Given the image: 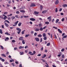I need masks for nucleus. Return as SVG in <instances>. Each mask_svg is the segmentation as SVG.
<instances>
[{
    "label": "nucleus",
    "mask_w": 67,
    "mask_h": 67,
    "mask_svg": "<svg viewBox=\"0 0 67 67\" xmlns=\"http://www.w3.org/2000/svg\"><path fill=\"white\" fill-rule=\"evenodd\" d=\"M5 25L7 27H8L9 25L8 24H7L6 23H5Z\"/></svg>",
    "instance_id": "7"
},
{
    "label": "nucleus",
    "mask_w": 67,
    "mask_h": 67,
    "mask_svg": "<svg viewBox=\"0 0 67 67\" xmlns=\"http://www.w3.org/2000/svg\"><path fill=\"white\" fill-rule=\"evenodd\" d=\"M8 12H5L4 13V14H8Z\"/></svg>",
    "instance_id": "38"
},
{
    "label": "nucleus",
    "mask_w": 67,
    "mask_h": 67,
    "mask_svg": "<svg viewBox=\"0 0 67 67\" xmlns=\"http://www.w3.org/2000/svg\"><path fill=\"white\" fill-rule=\"evenodd\" d=\"M38 56H41V54H39L38 55H37Z\"/></svg>",
    "instance_id": "61"
},
{
    "label": "nucleus",
    "mask_w": 67,
    "mask_h": 67,
    "mask_svg": "<svg viewBox=\"0 0 67 67\" xmlns=\"http://www.w3.org/2000/svg\"><path fill=\"white\" fill-rule=\"evenodd\" d=\"M16 49H18V48H17L16 47H15V48H14V51H16Z\"/></svg>",
    "instance_id": "36"
},
{
    "label": "nucleus",
    "mask_w": 67,
    "mask_h": 67,
    "mask_svg": "<svg viewBox=\"0 0 67 67\" xmlns=\"http://www.w3.org/2000/svg\"><path fill=\"white\" fill-rule=\"evenodd\" d=\"M29 36V34L28 35H25V37H28V36Z\"/></svg>",
    "instance_id": "30"
},
{
    "label": "nucleus",
    "mask_w": 67,
    "mask_h": 67,
    "mask_svg": "<svg viewBox=\"0 0 67 67\" xmlns=\"http://www.w3.org/2000/svg\"><path fill=\"white\" fill-rule=\"evenodd\" d=\"M62 8H60L59 9V11L60 12V11H62Z\"/></svg>",
    "instance_id": "57"
},
{
    "label": "nucleus",
    "mask_w": 67,
    "mask_h": 67,
    "mask_svg": "<svg viewBox=\"0 0 67 67\" xmlns=\"http://www.w3.org/2000/svg\"><path fill=\"white\" fill-rule=\"evenodd\" d=\"M8 3H9V4H10V3H11V0H9L8 1Z\"/></svg>",
    "instance_id": "40"
},
{
    "label": "nucleus",
    "mask_w": 67,
    "mask_h": 67,
    "mask_svg": "<svg viewBox=\"0 0 67 67\" xmlns=\"http://www.w3.org/2000/svg\"><path fill=\"white\" fill-rule=\"evenodd\" d=\"M53 28H54V29H57V27H56L55 26L53 27Z\"/></svg>",
    "instance_id": "43"
},
{
    "label": "nucleus",
    "mask_w": 67,
    "mask_h": 67,
    "mask_svg": "<svg viewBox=\"0 0 67 67\" xmlns=\"http://www.w3.org/2000/svg\"><path fill=\"white\" fill-rule=\"evenodd\" d=\"M59 21V19H57L56 21V23H58V22Z\"/></svg>",
    "instance_id": "27"
},
{
    "label": "nucleus",
    "mask_w": 67,
    "mask_h": 67,
    "mask_svg": "<svg viewBox=\"0 0 67 67\" xmlns=\"http://www.w3.org/2000/svg\"><path fill=\"white\" fill-rule=\"evenodd\" d=\"M7 7H10V4H7Z\"/></svg>",
    "instance_id": "47"
},
{
    "label": "nucleus",
    "mask_w": 67,
    "mask_h": 67,
    "mask_svg": "<svg viewBox=\"0 0 67 67\" xmlns=\"http://www.w3.org/2000/svg\"><path fill=\"white\" fill-rule=\"evenodd\" d=\"M43 41V40H42V38H41L40 41V42H42V41Z\"/></svg>",
    "instance_id": "41"
},
{
    "label": "nucleus",
    "mask_w": 67,
    "mask_h": 67,
    "mask_svg": "<svg viewBox=\"0 0 67 67\" xmlns=\"http://www.w3.org/2000/svg\"><path fill=\"white\" fill-rule=\"evenodd\" d=\"M64 49L63 48L61 50V52H64Z\"/></svg>",
    "instance_id": "49"
},
{
    "label": "nucleus",
    "mask_w": 67,
    "mask_h": 67,
    "mask_svg": "<svg viewBox=\"0 0 67 67\" xmlns=\"http://www.w3.org/2000/svg\"><path fill=\"white\" fill-rule=\"evenodd\" d=\"M46 12H47V11L46 10H44L42 12V13H46Z\"/></svg>",
    "instance_id": "16"
},
{
    "label": "nucleus",
    "mask_w": 67,
    "mask_h": 67,
    "mask_svg": "<svg viewBox=\"0 0 67 67\" xmlns=\"http://www.w3.org/2000/svg\"><path fill=\"white\" fill-rule=\"evenodd\" d=\"M23 54H24V53L23 52H22L20 54V55H23Z\"/></svg>",
    "instance_id": "52"
},
{
    "label": "nucleus",
    "mask_w": 67,
    "mask_h": 67,
    "mask_svg": "<svg viewBox=\"0 0 67 67\" xmlns=\"http://www.w3.org/2000/svg\"><path fill=\"white\" fill-rule=\"evenodd\" d=\"M50 45V43H48L47 45V46H48Z\"/></svg>",
    "instance_id": "39"
},
{
    "label": "nucleus",
    "mask_w": 67,
    "mask_h": 67,
    "mask_svg": "<svg viewBox=\"0 0 67 67\" xmlns=\"http://www.w3.org/2000/svg\"><path fill=\"white\" fill-rule=\"evenodd\" d=\"M20 12H22V13H24V12H25V10H20Z\"/></svg>",
    "instance_id": "9"
},
{
    "label": "nucleus",
    "mask_w": 67,
    "mask_h": 67,
    "mask_svg": "<svg viewBox=\"0 0 67 67\" xmlns=\"http://www.w3.org/2000/svg\"><path fill=\"white\" fill-rule=\"evenodd\" d=\"M41 59V60H42V61H43V62H45V61L44 60V59Z\"/></svg>",
    "instance_id": "46"
},
{
    "label": "nucleus",
    "mask_w": 67,
    "mask_h": 67,
    "mask_svg": "<svg viewBox=\"0 0 67 67\" xmlns=\"http://www.w3.org/2000/svg\"><path fill=\"white\" fill-rule=\"evenodd\" d=\"M44 37L43 39L44 40H47V37Z\"/></svg>",
    "instance_id": "28"
},
{
    "label": "nucleus",
    "mask_w": 67,
    "mask_h": 67,
    "mask_svg": "<svg viewBox=\"0 0 67 67\" xmlns=\"http://www.w3.org/2000/svg\"><path fill=\"white\" fill-rule=\"evenodd\" d=\"M66 37H67V36H65L63 37V38H66Z\"/></svg>",
    "instance_id": "54"
},
{
    "label": "nucleus",
    "mask_w": 67,
    "mask_h": 67,
    "mask_svg": "<svg viewBox=\"0 0 67 67\" xmlns=\"http://www.w3.org/2000/svg\"><path fill=\"white\" fill-rule=\"evenodd\" d=\"M25 30H24L23 31H22L21 32L22 34H24V32H25Z\"/></svg>",
    "instance_id": "22"
},
{
    "label": "nucleus",
    "mask_w": 67,
    "mask_h": 67,
    "mask_svg": "<svg viewBox=\"0 0 67 67\" xmlns=\"http://www.w3.org/2000/svg\"><path fill=\"white\" fill-rule=\"evenodd\" d=\"M21 24H22V23H20L18 24V25L19 26H20L21 25Z\"/></svg>",
    "instance_id": "15"
},
{
    "label": "nucleus",
    "mask_w": 67,
    "mask_h": 67,
    "mask_svg": "<svg viewBox=\"0 0 67 67\" xmlns=\"http://www.w3.org/2000/svg\"><path fill=\"white\" fill-rule=\"evenodd\" d=\"M34 35L35 36H36V35H37V33H36V32L34 34Z\"/></svg>",
    "instance_id": "33"
},
{
    "label": "nucleus",
    "mask_w": 67,
    "mask_h": 67,
    "mask_svg": "<svg viewBox=\"0 0 67 67\" xmlns=\"http://www.w3.org/2000/svg\"><path fill=\"white\" fill-rule=\"evenodd\" d=\"M16 13V14H19V13H20L19 11H17Z\"/></svg>",
    "instance_id": "34"
},
{
    "label": "nucleus",
    "mask_w": 67,
    "mask_h": 67,
    "mask_svg": "<svg viewBox=\"0 0 67 67\" xmlns=\"http://www.w3.org/2000/svg\"><path fill=\"white\" fill-rule=\"evenodd\" d=\"M0 18L3 19V17L2 16L0 15Z\"/></svg>",
    "instance_id": "32"
},
{
    "label": "nucleus",
    "mask_w": 67,
    "mask_h": 67,
    "mask_svg": "<svg viewBox=\"0 0 67 67\" xmlns=\"http://www.w3.org/2000/svg\"><path fill=\"white\" fill-rule=\"evenodd\" d=\"M18 22H19V21H17L14 24L16 25V24H18Z\"/></svg>",
    "instance_id": "21"
},
{
    "label": "nucleus",
    "mask_w": 67,
    "mask_h": 67,
    "mask_svg": "<svg viewBox=\"0 0 67 67\" xmlns=\"http://www.w3.org/2000/svg\"><path fill=\"white\" fill-rule=\"evenodd\" d=\"M0 67H3V66H2V64H0Z\"/></svg>",
    "instance_id": "63"
},
{
    "label": "nucleus",
    "mask_w": 67,
    "mask_h": 67,
    "mask_svg": "<svg viewBox=\"0 0 67 67\" xmlns=\"http://www.w3.org/2000/svg\"><path fill=\"white\" fill-rule=\"evenodd\" d=\"M58 3H59L58 0H57L55 2V4H58Z\"/></svg>",
    "instance_id": "6"
},
{
    "label": "nucleus",
    "mask_w": 67,
    "mask_h": 67,
    "mask_svg": "<svg viewBox=\"0 0 67 67\" xmlns=\"http://www.w3.org/2000/svg\"><path fill=\"white\" fill-rule=\"evenodd\" d=\"M39 27H42V26H43V25H42V24L41 23H40L39 24Z\"/></svg>",
    "instance_id": "12"
},
{
    "label": "nucleus",
    "mask_w": 67,
    "mask_h": 67,
    "mask_svg": "<svg viewBox=\"0 0 67 67\" xmlns=\"http://www.w3.org/2000/svg\"><path fill=\"white\" fill-rule=\"evenodd\" d=\"M5 34H6L7 35H10V34H9L8 32H6V33H5Z\"/></svg>",
    "instance_id": "11"
},
{
    "label": "nucleus",
    "mask_w": 67,
    "mask_h": 67,
    "mask_svg": "<svg viewBox=\"0 0 67 67\" xmlns=\"http://www.w3.org/2000/svg\"><path fill=\"white\" fill-rule=\"evenodd\" d=\"M2 29H0V33L1 34H2Z\"/></svg>",
    "instance_id": "25"
},
{
    "label": "nucleus",
    "mask_w": 67,
    "mask_h": 67,
    "mask_svg": "<svg viewBox=\"0 0 67 67\" xmlns=\"http://www.w3.org/2000/svg\"><path fill=\"white\" fill-rule=\"evenodd\" d=\"M40 9H41V10H42V9H43V7L41 5L40 6Z\"/></svg>",
    "instance_id": "29"
},
{
    "label": "nucleus",
    "mask_w": 67,
    "mask_h": 67,
    "mask_svg": "<svg viewBox=\"0 0 67 67\" xmlns=\"http://www.w3.org/2000/svg\"><path fill=\"white\" fill-rule=\"evenodd\" d=\"M45 24H46L47 25L49 24V22L48 21H47L45 23Z\"/></svg>",
    "instance_id": "17"
},
{
    "label": "nucleus",
    "mask_w": 67,
    "mask_h": 67,
    "mask_svg": "<svg viewBox=\"0 0 67 67\" xmlns=\"http://www.w3.org/2000/svg\"><path fill=\"white\" fill-rule=\"evenodd\" d=\"M30 20H31V21H35V19H34V18H30Z\"/></svg>",
    "instance_id": "5"
},
{
    "label": "nucleus",
    "mask_w": 67,
    "mask_h": 67,
    "mask_svg": "<svg viewBox=\"0 0 67 67\" xmlns=\"http://www.w3.org/2000/svg\"><path fill=\"white\" fill-rule=\"evenodd\" d=\"M3 16H4V18H3L4 20H6L7 19V18H8V17L5 15L3 14Z\"/></svg>",
    "instance_id": "2"
},
{
    "label": "nucleus",
    "mask_w": 67,
    "mask_h": 67,
    "mask_svg": "<svg viewBox=\"0 0 67 67\" xmlns=\"http://www.w3.org/2000/svg\"><path fill=\"white\" fill-rule=\"evenodd\" d=\"M19 40L20 41H23V37H21L19 38Z\"/></svg>",
    "instance_id": "4"
},
{
    "label": "nucleus",
    "mask_w": 67,
    "mask_h": 67,
    "mask_svg": "<svg viewBox=\"0 0 67 67\" xmlns=\"http://www.w3.org/2000/svg\"><path fill=\"white\" fill-rule=\"evenodd\" d=\"M19 67H22V66L21 64H20L19 65Z\"/></svg>",
    "instance_id": "64"
},
{
    "label": "nucleus",
    "mask_w": 67,
    "mask_h": 67,
    "mask_svg": "<svg viewBox=\"0 0 67 67\" xmlns=\"http://www.w3.org/2000/svg\"><path fill=\"white\" fill-rule=\"evenodd\" d=\"M16 30L19 31H21V29L19 28H17Z\"/></svg>",
    "instance_id": "10"
},
{
    "label": "nucleus",
    "mask_w": 67,
    "mask_h": 67,
    "mask_svg": "<svg viewBox=\"0 0 67 67\" xmlns=\"http://www.w3.org/2000/svg\"><path fill=\"white\" fill-rule=\"evenodd\" d=\"M36 5L35 4H34V3H32L31 4V5L30 6V7H35V6H36Z\"/></svg>",
    "instance_id": "3"
},
{
    "label": "nucleus",
    "mask_w": 67,
    "mask_h": 67,
    "mask_svg": "<svg viewBox=\"0 0 67 67\" xmlns=\"http://www.w3.org/2000/svg\"><path fill=\"white\" fill-rule=\"evenodd\" d=\"M52 18V16H50L47 19L48 20H49V19H52V18Z\"/></svg>",
    "instance_id": "24"
},
{
    "label": "nucleus",
    "mask_w": 67,
    "mask_h": 67,
    "mask_svg": "<svg viewBox=\"0 0 67 67\" xmlns=\"http://www.w3.org/2000/svg\"><path fill=\"white\" fill-rule=\"evenodd\" d=\"M0 47H1L2 49H3V46H0Z\"/></svg>",
    "instance_id": "53"
},
{
    "label": "nucleus",
    "mask_w": 67,
    "mask_h": 67,
    "mask_svg": "<svg viewBox=\"0 0 67 67\" xmlns=\"http://www.w3.org/2000/svg\"><path fill=\"white\" fill-rule=\"evenodd\" d=\"M33 33H34V31H31V34H33Z\"/></svg>",
    "instance_id": "62"
},
{
    "label": "nucleus",
    "mask_w": 67,
    "mask_h": 67,
    "mask_svg": "<svg viewBox=\"0 0 67 67\" xmlns=\"http://www.w3.org/2000/svg\"><path fill=\"white\" fill-rule=\"evenodd\" d=\"M46 27H47V26H45L43 28V30H44V29H46Z\"/></svg>",
    "instance_id": "45"
},
{
    "label": "nucleus",
    "mask_w": 67,
    "mask_h": 67,
    "mask_svg": "<svg viewBox=\"0 0 67 67\" xmlns=\"http://www.w3.org/2000/svg\"><path fill=\"white\" fill-rule=\"evenodd\" d=\"M54 36L55 38V39L57 38V37L56 36V35H54Z\"/></svg>",
    "instance_id": "50"
},
{
    "label": "nucleus",
    "mask_w": 67,
    "mask_h": 67,
    "mask_svg": "<svg viewBox=\"0 0 67 67\" xmlns=\"http://www.w3.org/2000/svg\"><path fill=\"white\" fill-rule=\"evenodd\" d=\"M58 31H59V33H62V31L60 30L59 29H58Z\"/></svg>",
    "instance_id": "8"
},
{
    "label": "nucleus",
    "mask_w": 67,
    "mask_h": 67,
    "mask_svg": "<svg viewBox=\"0 0 67 67\" xmlns=\"http://www.w3.org/2000/svg\"><path fill=\"white\" fill-rule=\"evenodd\" d=\"M62 57L63 58H64V57H65V55H62Z\"/></svg>",
    "instance_id": "48"
},
{
    "label": "nucleus",
    "mask_w": 67,
    "mask_h": 67,
    "mask_svg": "<svg viewBox=\"0 0 67 67\" xmlns=\"http://www.w3.org/2000/svg\"><path fill=\"white\" fill-rule=\"evenodd\" d=\"M22 43L23 44H25V42L24 41V40H23L22 41Z\"/></svg>",
    "instance_id": "23"
},
{
    "label": "nucleus",
    "mask_w": 67,
    "mask_h": 67,
    "mask_svg": "<svg viewBox=\"0 0 67 67\" xmlns=\"http://www.w3.org/2000/svg\"><path fill=\"white\" fill-rule=\"evenodd\" d=\"M35 31L36 32H37V31H39V29L38 28H36V29L35 30Z\"/></svg>",
    "instance_id": "20"
},
{
    "label": "nucleus",
    "mask_w": 67,
    "mask_h": 67,
    "mask_svg": "<svg viewBox=\"0 0 67 67\" xmlns=\"http://www.w3.org/2000/svg\"><path fill=\"white\" fill-rule=\"evenodd\" d=\"M55 11L56 12H57L58 11V9H57V8H56L55 9Z\"/></svg>",
    "instance_id": "37"
},
{
    "label": "nucleus",
    "mask_w": 67,
    "mask_h": 67,
    "mask_svg": "<svg viewBox=\"0 0 67 67\" xmlns=\"http://www.w3.org/2000/svg\"><path fill=\"white\" fill-rule=\"evenodd\" d=\"M15 17H16V18H18V19H19V17L17 15H15Z\"/></svg>",
    "instance_id": "44"
},
{
    "label": "nucleus",
    "mask_w": 67,
    "mask_h": 67,
    "mask_svg": "<svg viewBox=\"0 0 67 67\" xmlns=\"http://www.w3.org/2000/svg\"><path fill=\"white\" fill-rule=\"evenodd\" d=\"M55 20L54 19H53L52 20V22H54V21Z\"/></svg>",
    "instance_id": "55"
},
{
    "label": "nucleus",
    "mask_w": 67,
    "mask_h": 67,
    "mask_svg": "<svg viewBox=\"0 0 67 67\" xmlns=\"http://www.w3.org/2000/svg\"><path fill=\"white\" fill-rule=\"evenodd\" d=\"M38 37H42V35L41 34H39L38 35Z\"/></svg>",
    "instance_id": "35"
},
{
    "label": "nucleus",
    "mask_w": 67,
    "mask_h": 67,
    "mask_svg": "<svg viewBox=\"0 0 67 67\" xmlns=\"http://www.w3.org/2000/svg\"><path fill=\"white\" fill-rule=\"evenodd\" d=\"M15 18V17L14 16H12L11 17V19H12V20H14Z\"/></svg>",
    "instance_id": "13"
},
{
    "label": "nucleus",
    "mask_w": 67,
    "mask_h": 67,
    "mask_svg": "<svg viewBox=\"0 0 67 67\" xmlns=\"http://www.w3.org/2000/svg\"><path fill=\"white\" fill-rule=\"evenodd\" d=\"M51 21H52V18L49 19V22H51Z\"/></svg>",
    "instance_id": "56"
},
{
    "label": "nucleus",
    "mask_w": 67,
    "mask_h": 67,
    "mask_svg": "<svg viewBox=\"0 0 67 67\" xmlns=\"http://www.w3.org/2000/svg\"><path fill=\"white\" fill-rule=\"evenodd\" d=\"M35 39L36 42H39L40 41V39L36 37L35 38Z\"/></svg>",
    "instance_id": "1"
},
{
    "label": "nucleus",
    "mask_w": 67,
    "mask_h": 67,
    "mask_svg": "<svg viewBox=\"0 0 67 67\" xmlns=\"http://www.w3.org/2000/svg\"><path fill=\"white\" fill-rule=\"evenodd\" d=\"M12 42H15V41L14 40H13Z\"/></svg>",
    "instance_id": "58"
},
{
    "label": "nucleus",
    "mask_w": 67,
    "mask_h": 67,
    "mask_svg": "<svg viewBox=\"0 0 67 67\" xmlns=\"http://www.w3.org/2000/svg\"><path fill=\"white\" fill-rule=\"evenodd\" d=\"M1 55L2 56H3V57H6V56L4 54H1Z\"/></svg>",
    "instance_id": "18"
},
{
    "label": "nucleus",
    "mask_w": 67,
    "mask_h": 67,
    "mask_svg": "<svg viewBox=\"0 0 67 67\" xmlns=\"http://www.w3.org/2000/svg\"><path fill=\"white\" fill-rule=\"evenodd\" d=\"M63 6L64 7H67V5L66 4H64L63 5Z\"/></svg>",
    "instance_id": "14"
},
{
    "label": "nucleus",
    "mask_w": 67,
    "mask_h": 67,
    "mask_svg": "<svg viewBox=\"0 0 67 67\" xmlns=\"http://www.w3.org/2000/svg\"><path fill=\"white\" fill-rule=\"evenodd\" d=\"M34 13L36 14H38L39 13L38 12H36V11H35L34 12Z\"/></svg>",
    "instance_id": "19"
},
{
    "label": "nucleus",
    "mask_w": 67,
    "mask_h": 67,
    "mask_svg": "<svg viewBox=\"0 0 67 67\" xmlns=\"http://www.w3.org/2000/svg\"><path fill=\"white\" fill-rule=\"evenodd\" d=\"M1 60L2 61V62H4V61H5V60H4V59H3L2 58V59H1Z\"/></svg>",
    "instance_id": "42"
},
{
    "label": "nucleus",
    "mask_w": 67,
    "mask_h": 67,
    "mask_svg": "<svg viewBox=\"0 0 67 67\" xmlns=\"http://www.w3.org/2000/svg\"><path fill=\"white\" fill-rule=\"evenodd\" d=\"M43 37H45V36H46V35H45V33H44L43 34Z\"/></svg>",
    "instance_id": "31"
},
{
    "label": "nucleus",
    "mask_w": 67,
    "mask_h": 67,
    "mask_svg": "<svg viewBox=\"0 0 67 67\" xmlns=\"http://www.w3.org/2000/svg\"><path fill=\"white\" fill-rule=\"evenodd\" d=\"M40 30L41 31H43V28L42 27H41L40 29Z\"/></svg>",
    "instance_id": "26"
},
{
    "label": "nucleus",
    "mask_w": 67,
    "mask_h": 67,
    "mask_svg": "<svg viewBox=\"0 0 67 67\" xmlns=\"http://www.w3.org/2000/svg\"><path fill=\"white\" fill-rule=\"evenodd\" d=\"M41 51H43V47H42L40 49Z\"/></svg>",
    "instance_id": "59"
},
{
    "label": "nucleus",
    "mask_w": 67,
    "mask_h": 67,
    "mask_svg": "<svg viewBox=\"0 0 67 67\" xmlns=\"http://www.w3.org/2000/svg\"><path fill=\"white\" fill-rule=\"evenodd\" d=\"M20 33H21V31H18L17 32L18 34H20Z\"/></svg>",
    "instance_id": "51"
},
{
    "label": "nucleus",
    "mask_w": 67,
    "mask_h": 67,
    "mask_svg": "<svg viewBox=\"0 0 67 67\" xmlns=\"http://www.w3.org/2000/svg\"><path fill=\"white\" fill-rule=\"evenodd\" d=\"M27 48H28V46H26L25 47V48L26 49Z\"/></svg>",
    "instance_id": "60"
}]
</instances>
